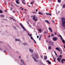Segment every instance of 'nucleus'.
<instances>
[{
    "instance_id": "f257e3e1",
    "label": "nucleus",
    "mask_w": 65,
    "mask_h": 65,
    "mask_svg": "<svg viewBox=\"0 0 65 65\" xmlns=\"http://www.w3.org/2000/svg\"><path fill=\"white\" fill-rule=\"evenodd\" d=\"M61 23L63 27L64 28H65V19L64 18H62L61 19Z\"/></svg>"
},
{
    "instance_id": "f03ea898",
    "label": "nucleus",
    "mask_w": 65,
    "mask_h": 65,
    "mask_svg": "<svg viewBox=\"0 0 65 65\" xmlns=\"http://www.w3.org/2000/svg\"><path fill=\"white\" fill-rule=\"evenodd\" d=\"M34 56L36 59H38L39 58V56H38V54H35Z\"/></svg>"
},
{
    "instance_id": "7ed1b4c3",
    "label": "nucleus",
    "mask_w": 65,
    "mask_h": 65,
    "mask_svg": "<svg viewBox=\"0 0 65 65\" xmlns=\"http://www.w3.org/2000/svg\"><path fill=\"white\" fill-rule=\"evenodd\" d=\"M53 40L54 41H57L58 40V38L57 37H54Z\"/></svg>"
},
{
    "instance_id": "20e7f679",
    "label": "nucleus",
    "mask_w": 65,
    "mask_h": 65,
    "mask_svg": "<svg viewBox=\"0 0 65 65\" xmlns=\"http://www.w3.org/2000/svg\"><path fill=\"white\" fill-rule=\"evenodd\" d=\"M32 19L35 22H36L37 21V19L36 17H34Z\"/></svg>"
},
{
    "instance_id": "39448f33",
    "label": "nucleus",
    "mask_w": 65,
    "mask_h": 65,
    "mask_svg": "<svg viewBox=\"0 0 65 65\" xmlns=\"http://www.w3.org/2000/svg\"><path fill=\"white\" fill-rule=\"evenodd\" d=\"M20 25L21 26V27H22V28L23 29L24 31H26V29H25L24 28V26H23V25H22V24L21 23H20Z\"/></svg>"
},
{
    "instance_id": "423d86ee",
    "label": "nucleus",
    "mask_w": 65,
    "mask_h": 65,
    "mask_svg": "<svg viewBox=\"0 0 65 65\" xmlns=\"http://www.w3.org/2000/svg\"><path fill=\"white\" fill-rule=\"evenodd\" d=\"M0 17H1V18H4V17H5V16L3 14H2L1 15H0Z\"/></svg>"
},
{
    "instance_id": "0eeeda50",
    "label": "nucleus",
    "mask_w": 65,
    "mask_h": 65,
    "mask_svg": "<svg viewBox=\"0 0 65 65\" xmlns=\"http://www.w3.org/2000/svg\"><path fill=\"white\" fill-rule=\"evenodd\" d=\"M32 58L34 59V60L35 62H38V61L36 60L35 58L34 57V56L32 57Z\"/></svg>"
},
{
    "instance_id": "6e6552de",
    "label": "nucleus",
    "mask_w": 65,
    "mask_h": 65,
    "mask_svg": "<svg viewBox=\"0 0 65 65\" xmlns=\"http://www.w3.org/2000/svg\"><path fill=\"white\" fill-rule=\"evenodd\" d=\"M57 36L58 37H60V38L61 39V40H63V38H62V37L61 36V35H58Z\"/></svg>"
},
{
    "instance_id": "1a4fd4ad",
    "label": "nucleus",
    "mask_w": 65,
    "mask_h": 65,
    "mask_svg": "<svg viewBox=\"0 0 65 65\" xmlns=\"http://www.w3.org/2000/svg\"><path fill=\"white\" fill-rule=\"evenodd\" d=\"M29 52L31 53H32L33 52V50L31 49H29Z\"/></svg>"
},
{
    "instance_id": "9d476101",
    "label": "nucleus",
    "mask_w": 65,
    "mask_h": 65,
    "mask_svg": "<svg viewBox=\"0 0 65 65\" xmlns=\"http://www.w3.org/2000/svg\"><path fill=\"white\" fill-rule=\"evenodd\" d=\"M46 62H48L49 64H51V62L49 61V60H46Z\"/></svg>"
},
{
    "instance_id": "9b49d317",
    "label": "nucleus",
    "mask_w": 65,
    "mask_h": 65,
    "mask_svg": "<svg viewBox=\"0 0 65 65\" xmlns=\"http://www.w3.org/2000/svg\"><path fill=\"white\" fill-rule=\"evenodd\" d=\"M55 49L56 50H58V51H60V49H59V48H58V47L56 48Z\"/></svg>"
},
{
    "instance_id": "f8f14e48",
    "label": "nucleus",
    "mask_w": 65,
    "mask_h": 65,
    "mask_svg": "<svg viewBox=\"0 0 65 65\" xmlns=\"http://www.w3.org/2000/svg\"><path fill=\"white\" fill-rule=\"evenodd\" d=\"M15 41H21V40H20V39H15Z\"/></svg>"
},
{
    "instance_id": "ddd939ff",
    "label": "nucleus",
    "mask_w": 65,
    "mask_h": 65,
    "mask_svg": "<svg viewBox=\"0 0 65 65\" xmlns=\"http://www.w3.org/2000/svg\"><path fill=\"white\" fill-rule=\"evenodd\" d=\"M21 61L22 64H23L24 63V61H23V60H22V59L21 60Z\"/></svg>"
},
{
    "instance_id": "4468645a",
    "label": "nucleus",
    "mask_w": 65,
    "mask_h": 65,
    "mask_svg": "<svg viewBox=\"0 0 65 65\" xmlns=\"http://www.w3.org/2000/svg\"><path fill=\"white\" fill-rule=\"evenodd\" d=\"M52 41H49L48 43L50 44H51V43H52Z\"/></svg>"
},
{
    "instance_id": "2eb2a0df",
    "label": "nucleus",
    "mask_w": 65,
    "mask_h": 65,
    "mask_svg": "<svg viewBox=\"0 0 65 65\" xmlns=\"http://www.w3.org/2000/svg\"><path fill=\"white\" fill-rule=\"evenodd\" d=\"M52 49V47L51 46H49L48 47V50H51V49Z\"/></svg>"
},
{
    "instance_id": "dca6fc26",
    "label": "nucleus",
    "mask_w": 65,
    "mask_h": 65,
    "mask_svg": "<svg viewBox=\"0 0 65 65\" xmlns=\"http://www.w3.org/2000/svg\"><path fill=\"white\" fill-rule=\"evenodd\" d=\"M47 58V56H45L44 57V59H45V60H46Z\"/></svg>"
},
{
    "instance_id": "f3484780",
    "label": "nucleus",
    "mask_w": 65,
    "mask_h": 65,
    "mask_svg": "<svg viewBox=\"0 0 65 65\" xmlns=\"http://www.w3.org/2000/svg\"><path fill=\"white\" fill-rule=\"evenodd\" d=\"M38 31L40 32H41V31H42V29H38Z\"/></svg>"
},
{
    "instance_id": "a211bd4d",
    "label": "nucleus",
    "mask_w": 65,
    "mask_h": 65,
    "mask_svg": "<svg viewBox=\"0 0 65 65\" xmlns=\"http://www.w3.org/2000/svg\"><path fill=\"white\" fill-rule=\"evenodd\" d=\"M16 3H17V4H20V3L18 1L16 0Z\"/></svg>"
},
{
    "instance_id": "6ab92c4d",
    "label": "nucleus",
    "mask_w": 65,
    "mask_h": 65,
    "mask_svg": "<svg viewBox=\"0 0 65 65\" xmlns=\"http://www.w3.org/2000/svg\"><path fill=\"white\" fill-rule=\"evenodd\" d=\"M38 14H41V15H43V14L42 13H41L39 12H38Z\"/></svg>"
},
{
    "instance_id": "aec40b11",
    "label": "nucleus",
    "mask_w": 65,
    "mask_h": 65,
    "mask_svg": "<svg viewBox=\"0 0 65 65\" xmlns=\"http://www.w3.org/2000/svg\"><path fill=\"white\" fill-rule=\"evenodd\" d=\"M45 22L46 23H48V24H50V22H49L48 21H47V20H45Z\"/></svg>"
},
{
    "instance_id": "412c9836",
    "label": "nucleus",
    "mask_w": 65,
    "mask_h": 65,
    "mask_svg": "<svg viewBox=\"0 0 65 65\" xmlns=\"http://www.w3.org/2000/svg\"><path fill=\"white\" fill-rule=\"evenodd\" d=\"M51 44L52 45H54V42H52Z\"/></svg>"
},
{
    "instance_id": "4be33fe9",
    "label": "nucleus",
    "mask_w": 65,
    "mask_h": 65,
    "mask_svg": "<svg viewBox=\"0 0 65 65\" xmlns=\"http://www.w3.org/2000/svg\"><path fill=\"white\" fill-rule=\"evenodd\" d=\"M62 41L63 43H65V41L64 40H62Z\"/></svg>"
},
{
    "instance_id": "5701e85b",
    "label": "nucleus",
    "mask_w": 65,
    "mask_h": 65,
    "mask_svg": "<svg viewBox=\"0 0 65 65\" xmlns=\"http://www.w3.org/2000/svg\"><path fill=\"white\" fill-rule=\"evenodd\" d=\"M0 13H3V12L2 10H0Z\"/></svg>"
},
{
    "instance_id": "b1692460",
    "label": "nucleus",
    "mask_w": 65,
    "mask_h": 65,
    "mask_svg": "<svg viewBox=\"0 0 65 65\" xmlns=\"http://www.w3.org/2000/svg\"><path fill=\"white\" fill-rule=\"evenodd\" d=\"M57 60L58 61H59V62H61V61H60V60L59 59V58H57Z\"/></svg>"
},
{
    "instance_id": "393cba45",
    "label": "nucleus",
    "mask_w": 65,
    "mask_h": 65,
    "mask_svg": "<svg viewBox=\"0 0 65 65\" xmlns=\"http://www.w3.org/2000/svg\"><path fill=\"white\" fill-rule=\"evenodd\" d=\"M51 37H53V36H54V35L53 34H52L51 35Z\"/></svg>"
},
{
    "instance_id": "a878e982",
    "label": "nucleus",
    "mask_w": 65,
    "mask_h": 65,
    "mask_svg": "<svg viewBox=\"0 0 65 65\" xmlns=\"http://www.w3.org/2000/svg\"><path fill=\"white\" fill-rule=\"evenodd\" d=\"M24 2L23 1H22V3H23V4H26V3H25V2Z\"/></svg>"
},
{
    "instance_id": "bb28decb",
    "label": "nucleus",
    "mask_w": 65,
    "mask_h": 65,
    "mask_svg": "<svg viewBox=\"0 0 65 65\" xmlns=\"http://www.w3.org/2000/svg\"><path fill=\"white\" fill-rule=\"evenodd\" d=\"M28 34V35L30 37H31V36H32V35L31 34Z\"/></svg>"
},
{
    "instance_id": "cd10ccee",
    "label": "nucleus",
    "mask_w": 65,
    "mask_h": 65,
    "mask_svg": "<svg viewBox=\"0 0 65 65\" xmlns=\"http://www.w3.org/2000/svg\"><path fill=\"white\" fill-rule=\"evenodd\" d=\"M61 60H62V61H64L65 62V59H63Z\"/></svg>"
},
{
    "instance_id": "c85d7f7f",
    "label": "nucleus",
    "mask_w": 65,
    "mask_h": 65,
    "mask_svg": "<svg viewBox=\"0 0 65 65\" xmlns=\"http://www.w3.org/2000/svg\"><path fill=\"white\" fill-rule=\"evenodd\" d=\"M41 35L40 37V38H39V40H41Z\"/></svg>"
},
{
    "instance_id": "c756f323",
    "label": "nucleus",
    "mask_w": 65,
    "mask_h": 65,
    "mask_svg": "<svg viewBox=\"0 0 65 65\" xmlns=\"http://www.w3.org/2000/svg\"><path fill=\"white\" fill-rule=\"evenodd\" d=\"M26 43H23V44H24V45H26Z\"/></svg>"
},
{
    "instance_id": "7c9ffc66",
    "label": "nucleus",
    "mask_w": 65,
    "mask_h": 65,
    "mask_svg": "<svg viewBox=\"0 0 65 65\" xmlns=\"http://www.w3.org/2000/svg\"><path fill=\"white\" fill-rule=\"evenodd\" d=\"M30 4H34V2H31L30 3Z\"/></svg>"
},
{
    "instance_id": "2f4dec72",
    "label": "nucleus",
    "mask_w": 65,
    "mask_h": 65,
    "mask_svg": "<svg viewBox=\"0 0 65 65\" xmlns=\"http://www.w3.org/2000/svg\"><path fill=\"white\" fill-rule=\"evenodd\" d=\"M63 8H65V4H63Z\"/></svg>"
},
{
    "instance_id": "473e14b6",
    "label": "nucleus",
    "mask_w": 65,
    "mask_h": 65,
    "mask_svg": "<svg viewBox=\"0 0 65 65\" xmlns=\"http://www.w3.org/2000/svg\"><path fill=\"white\" fill-rule=\"evenodd\" d=\"M33 40L34 41V42L35 43H36V41H35L34 40V39H33Z\"/></svg>"
},
{
    "instance_id": "72a5a7b5",
    "label": "nucleus",
    "mask_w": 65,
    "mask_h": 65,
    "mask_svg": "<svg viewBox=\"0 0 65 65\" xmlns=\"http://www.w3.org/2000/svg\"><path fill=\"white\" fill-rule=\"evenodd\" d=\"M30 38L31 39H33V37H30Z\"/></svg>"
},
{
    "instance_id": "f704fd0d",
    "label": "nucleus",
    "mask_w": 65,
    "mask_h": 65,
    "mask_svg": "<svg viewBox=\"0 0 65 65\" xmlns=\"http://www.w3.org/2000/svg\"><path fill=\"white\" fill-rule=\"evenodd\" d=\"M32 13H35V14H36V13L35 12H32Z\"/></svg>"
},
{
    "instance_id": "c9c22d12",
    "label": "nucleus",
    "mask_w": 65,
    "mask_h": 65,
    "mask_svg": "<svg viewBox=\"0 0 65 65\" xmlns=\"http://www.w3.org/2000/svg\"><path fill=\"white\" fill-rule=\"evenodd\" d=\"M47 33V32L46 31H45L44 32V34H45V33Z\"/></svg>"
},
{
    "instance_id": "e433bc0d",
    "label": "nucleus",
    "mask_w": 65,
    "mask_h": 65,
    "mask_svg": "<svg viewBox=\"0 0 65 65\" xmlns=\"http://www.w3.org/2000/svg\"><path fill=\"white\" fill-rule=\"evenodd\" d=\"M46 13V14H47V15H49V13Z\"/></svg>"
},
{
    "instance_id": "4c0bfd02",
    "label": "nucleus",
    "mask_w": 65,
    "mask_h": 65,
    "mask_svg": "<svg viewBox=\"0 0 65 65\" xmlns=\"http://www.w3.org/2000/svg\"><path fill=\"white\" fill-rule=\"evenodd\" d=\"M48 29H49V30H51L52 29H51V28H50V27H49L48 28Z\"/></svg>"
},
{
    "instance_id": "58836bf2",
    "label": "nucleus",
    "mask_w": 65,
    "mask_h": 65,
    "mask_svg": "<svg viewBox=\"0 0 65 65\" xmlns=\"http://www.w3.org/2000/svg\"><path fill=\"white\" fill-rule=\"evenodd\" d=\"M61 62H62V64H63V63H64V62H63V61L61 60Z\"/></svg>"
},
{
    "instance_id": "ea45409f",
    "label": "nucleus",
    "mask_w": 65,
    "mask_h": 65,
    "mask_svg": "<svg viewBox=\"0 0 65 65\" xmlns=\"http://www.w3.org/2000/svg\"><path fill=\"white\" fill-rule=\"evenodd\" d=\"M61 0H58V2H60Z\"/></svg>"
},
{
    "instance_id": "a19ab883",
    "label": "nucleus",
    "mask_w": 65,
    "mask_h": 65,
    "mask_svg": "<svg viewBox=\"0 0 65 65\" xmlns=\"http://www.w3.org/2000/svg\"><path fill=\"white\" fill-rule=\"evenodd\" d=\"M52 20V22H53V23H55V21L53 20Z\"/></svg>"
},
{
    "instance_id": "79ce46f5",
    "label": "nucleus",
    "mask_w": 65,
    "mask_h": 65,
    "mask_svg": "<svg viewBox=\"0 0 65 65\" xmlns=\"http://www.w3.org/2000/svg\"><path fill=\"white\" fill-rule=\"evenodd\" d=\"M15 11H14V10H13V13H15Z\"/></svg>"
},
{
    "instance_id": "37998d69",
    "label": "nucleus",
    "mask_w": 65,
    "mask_h": 65,
    "mask_svg": "<svg viewBox=\"0 0 65 65\" xmlns=\"http://www.w3.org/2000/svg\"><path fill=\"white\" fill-rule=\"evenodd\" d=\"M49 15H51V16H52V14L51 13H49Z\"/></svg>"
},
{
    "instance_id": "c03bdc74",
    "label": "nucleus",
    "mask_w": 65,
    "mask_h": 65,
    "mask_svg": "<svg viewBox=\"0 0 65 65\" xmlns=\"http://www.w3.org/2000/svg\"><path fill=\"white\" fill-rule=\"evenodd\" d=\"M62 57V55H60V58H61V57Z\"/></svg>"
},
{
    "instance_id": "a18cd8bd",
    "label": "nucleus",
    "mask_w": 65,
    "mask_h": 65,
    "mask_svg": "<svg viewBox=\"0 0 65 65\" xmlns=\"http://www.w3.org/2000/svg\"><path fill=\"white\" fill-rule=\"evenodd\" d=\"M32 17H33V18H35V17H36V15H35L34 16H32Z\"/></svg>"
},
{
    "instance_id": "49530a36",
    "label": "nucleus",
    "mask_w": 65,
    "mask_h": 65,
    "mask_svg": "<svg viewBox=\"0 0 65 65\" xmlns=\"http://www.w3.org/2000/svg\"><path fill=\"white\" fill-rule=\"evenodd\" d=\"M16 53H18V54L19 53V52H18V51H16Z\"/></svg>"
},
{
    "instance_id": "de8ad7c7",
    "label": "nucleus",
    "mask_w": 65,
    "mask_h": 65,
    "mask_svg": "<svg viewBox=\"0 0 65 65\" xmlns=\"http://www.w3.org/2000/svg\"><path fill=\"white\" fill-rule=\"evenodd\" d=\"M14 27L15 29H16V27H15V26H14Z\"/></svg>"
},
{
    "instance_id": "09e8293b",
    "label": "nucleus",
    "mask_w": 65,
    "mask_h": 65,
    "mask_svg": "<svg viewBox=\"0 0 65 65\" xmlns=\"http://www.w3.org/2000/svg\"><path fill=\"white\" fill-rule=\"evenodd\" d=\"M6 51H4V53H6Z\"/></svg>"
},
{
    "instance_id": "8fccbe9b",
    "label": "nucleus",
    "mask_w": 65,
    "mask_h": 65,
    "mask_svg": "<svg viewBox=\"0 0 65 65\" xmlns=\"http://www.w3.org/2000/svg\"><path fill=\"white\" fill-rule=\"evenodd\" d=\"M37 38H39V36H37Z\"/></svg>"
},
{
    "instance_id": "3c124183",
    "label": "nucleus",
    "mask_w": 65,
    "mask_h": 65,
    "mask_svg": "<svg viewBox=\"0 0 65 65\" xmlns=\"http://www.w3.org/2000/svg\"><path fill=\"white\" fill-rule=\"evenodd\" d=\"M56 59H54V62H56V60H55Z\"/></svg>"
},
{
    "instance_id": "603ef678",
    "label": "nucleus",
    "mask_w": 65,
    "mask_h": 65,
    "mask_svg": "<svg viewBox=\"0 0 65 65\" xmlns=\"http://www.w3.org/2000/svg\"><path fill=\"white\" fill-rule=\"evenodd\" d=\"M50 30L51 32H53V31H52V29H51Z\"/></svg>"
},
{
    "instance_id": "864d4df0",
    "label": "nucleus",
    "mask_w": 65,
    "mask_h": 65,
    "mask_svg": "<svg viewBox=\"0 0 65 65\" xmlns=\"http://www.w3.org/2000/svg\"><path fill=\"white\" fill-rule=\"evenodd\" d=\"M48 37H51V35H49Z\"/></svg>"
},
{
    "instance_id": "5fc2aeb1",
    "label": "nucleus",
    "mask_w": 65,
    "mask_h": 65,
    "mask_svg": "<svg viewBox=\"0 0 65 65\" xmlns=\"http://www.w3.org/2000/svg\"><path fill=\"white\" fill-rule=\"evenodd\" d=\"M55 34L56 35H57V33H56V32H55Z\"/></svg>"
},
{
    "instance_id": "6e6d98bb",
    "label": "nucleus",
    "mask_w": 65,
    "mask_h": 65,
    "mask_svg": "<svg viewBox=\"0 0 65 65\" xmlns=\"http://www.w3.org/2000/svg\"><path fill=\"white\" fill-rule=\"evenodd\" d=\"M2 50V48H0V50Z\"/></svg>"
},
{
    "instance_id": "4d7b16f0",
    "label": "nucleus",
    "mask_w": 65,
    "mask_h": 65,
    "mask_svg": "<svg viewBox=\"0 0 65 65\" xmlns=\"http://www.w3.org/2000/svg\"><path fill=\"white\" fill-rule=\"evenodd\" d=\"M36 11H38V10L37 9H36Z\"/></svg>"
},
{
    "instance_id": "13d9d810",
    "label": "nucleus",
    "mask_w": 65,
    "mask_h": 65,
    "mask_svg": "<svg viewBox=\"0 0 65 65\" xmlns=\"http://www.w3.org/2000/svg\"><path fill=\"white\" fill-rule=\"evenodd\" d=\"M23 64L24 65H26V64H25V63H23Z\"/></svg>"
},
{
    "instance_id": "bf43d9fd",
    "label": "nucleus",
    "mask_w": 65,
    "mask_h": 65,
    "mask_svg": "<svg viewBox=\"0 0 65 65\" xmlns=\"http://www.w3.org/2000/svg\"><path fill=\"white\" fill-rule=\"evenodd\" d=\"M27 22L28 24V25L29 24V22H28V21H27Z\"/></svg>"
},
{
    "instance_id": "052dcab7",
    "label": "nucleus",
    "mask_w": 65,
    "mask_h": 65,
    "mask_svg": "<svg viewBox=\"0 0 65 65\" xmlns=\"http://www.w3.org/2000/svg\"><path fill=\"white\" fill-rule=\"evenodd\" d=\"M19 58H20V59L21 58V56H20L19 57Z\"/></svg>"
},
{
    "instance_id": "680f3d73",
    "label": "nucleus",
    "mask_w": 65,
    "mask_h": 65,
    "mask_svg": "<svg viewBox=\"0 0 65 65\" xmlns=\"http://www.w3.org/2000/svg\"><path fill=\"white\" fill-rule=\"evenodd\" d=\"M22 1H24V2H25V0H22Z\"/></svg>"
},
{
    "instance_id": "e2e57ef3",
    "label": "nucleus",
    "mask_w": 65,
    "mask_h": 65,
    "mask_svg": "<svg viewBox=\"0 0 65 65\" xmlns=\"http://www.w3.org/2000/svg\"><path fill=\"white\" fill-rule=\"evenodd\" d=\"M53 59H55V60H56V58H55V57H54V58H53Z\"/></svg>"
},
{
    "instance_id": "0e129e2a",
    "label": "nucleus",
    "mask_w": 65,
    "mask_h": 65,
    "mask_svg": "<svg viewBox=\"0 0 65 65\" xmlns=\"http://www.w3.org/2000/svg\"><path fill=\"white\" fill-rule=\"evenodd\" d=\"M54 52L55 53V54L56 53V51H54Z\"/></svg>"
},
{
    "instance_id": "69168bd1",
    "label": "nucleus",
    "mask_w": 65,
    "mask_h": 65,
    "mask_svg": "<svg viewBox=\"0 0 65 65\" xmlns=\"http://www.w3.org/2000/svg\"><path fill=\"white\" fill-rule=\"evenodd\" d=\"M12 8H11V10H12Z\"/></svg>"
},
{
    "instance_id": "338daca9",
    "label": "nucleus",
    "mask_w": 65,
    "mask_h": 65,
    "mask_svg": "<svg viewBox=\"0 0 65 65\" xmlns=\"http://www.w3.org/2000/svg\"><path fill=\"white\" fill-rule=\"evenodd\" d=\"M59 60H61V58H59Z\"/></svg>"
},
{
    "instance_id": "774afa93",
    "label": "nucleus",
    "mask_w": 65,
    "mask_h": 65,
    "mask_svg": "<svg viewBox=\"0 0 65 65\" xmlns=\"http://www.w3.org/2000/svg\"><path fill=\"white\" fill-rule=\"evenodd\" d=\"M64 47L65 48V45L64 46Z\"/></svg>"
}]
</instances>
